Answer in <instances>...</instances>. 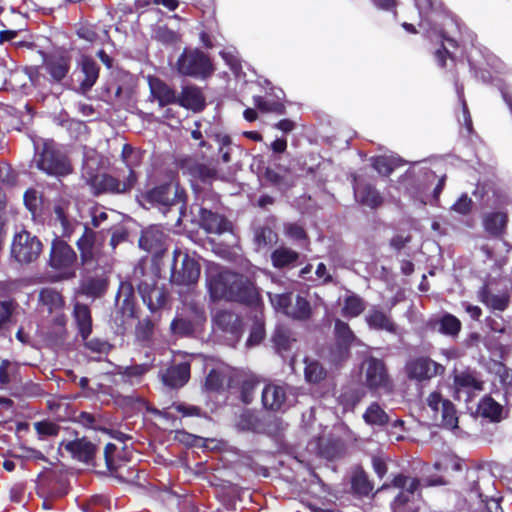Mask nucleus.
I'll return each instance as SVG.
<instances>
[{
  "instance_id": "obj_1",
  "label": "nucleus",
  "mask_w": 512,
  "mask_h": 512,
  "mask_svg": "<svg viewBox=\"0 0 512 512\" xmlns=\"http://www.w3.org/2000/svg\"><path fill=\"white\" fill-rule=\"evenodd\" d=\"M208 288L213 299L226 298L248 304H256L259 300L255 285L246 277L230 271L212 272L208 277Z\"/></svg>"
},
{
  "instance_id": "obj_2",
  "label": "nucleus",
  "mask_w": 512,
  "mask_h": 512,
  "mask_svg": "<svg viewBox=\"0 0 512 512\" xmlns=\"http://www.w3.org/2000/svg\"><path fill=\"white\" fill-rule=\"evenodd\" d=\"M424 411L436 425L450 429L457 427L458 418L454 405L439 392L434 391L428 395Z\"/></svg>"
},
{
  "instance_id": "obj_3",
  "label": "nucleus",
  "mask_w": 512,
  "mask_h": 512,
  "mask_svg": "<svg viewBox=\"0 0 512 512\" xmlns=\"http://www.w3.org/2000/svg\"><path fill=\"white\" fill-rule=\"evenodd\" d=\"M200 276V266L194 257L175 249L173 252V264L171 281L176 285L189 286L195 284Z\"/></svg>"
},
{
  "instance_id": "obj_4",
  "label": "nucleus",
  "mask_w": 512,
  "mask_h": 512,
  "mask_svg": "<svg viewBox=\"0 0 512 512\" xmlns=\"http://www.w3.org/2000/svg\"><path fill=\"white\" fill-rule=\"evenodd\" d=\"M42 251L38 238L26 230L15 234L11 244V256L18 263L28 264L35 261Z\"/></svg>"
},
{
  "instance_id": "obj_5",
  "label": "nucleus",
  "mask_w": 512,
  "mask_h": 512,
  "mask_svg": "<svg viewBox=\"0 0 512 512\" xmlns=\"http://www.w3.org/2000/svg\"><path fill=\"white\" fill-rule=\"evenodd\" d=\"M36 166L49 175L64 176L71 172L66 157L56 151L52 143H44L42 151L34 158Z\"/></svg>"
},
{
  "instance_id": "obj_6",
  "label": "nucleus",
  "mask_w": 512,
  "mask_h": 512,
  "mask_svg": "<svg viewBox=\"0 0 512 512\" xmlns=\"http://www.w3.org/2000/svg\"><path fill=\"white\" fill-rule=\"evenodd\" d=\"M177 67L183 75L203 78L214 70L210 59L199 50H185L178 59Z\"/></svg>"
},
{
  "instance_id": "obj_7",
  "label": "nucleus",
  "mask_w": 512,
  "mask_h": 512,
  "mask_svg": "<svg viewBox=\"0 0 512 512\" xmlns=\"http://www.w3.org/2000/svg\"><path fill=\"white\" fill-rule=\"evenodd\" d=\"M145 199L158 206L170 207L184 202L185 192L180 187L178 181L171 180L148 191Z\"/></svg>"
},
{
  "instance_id": "obj_8",
  "label": "nucleus",
  "mask_w": 512,
  "mask_h": 512,
  "mask_svg": "<svg viewBox=\"0 0 512 512\" xmlns=\"http://www.w3.org/2000/svg\"><path fill=\"white\" fill-rule=\"evenodd\" d=\"M136 183V175L133 170L129 173H117V176L102 174L93 179V185L98 192L108 193H126L130 191Z\"/></svg>"
},
{
  "instance_id": "obj_9",
  "label": "nucleus",
  "mask_w": 512,
  "mask_h": 512,
  "mask_svg": "<svg viewBox=\"0 0 512 512\" xmlns=\"http://www.w3.org/2000/svg\"><path fill=\"white\" fill-rule=\"evenodd\" d=\"M365 384L375 391L390 392L392 382L381 360L369 358L364 362Z\"/></svg>"
},
{
  "instance_id": "obj_10",
  "label": "nucleus",
  "mask_w": 512,
  "mask_h": 512,
  "mask_svg": "<svg viewBox=\"0 0 512 512\" xmlns=\"http://www.w3.org/2000/svg\"><path fill=\"white\" fill-rule=\"evenodd\" d=\"M406 371L409 378L425 381L442 374L445 368L430 358L419 357L407 364Z\"/></svg>"
},
{
  "instance_id": "obj_11",
  "label": "nucleus",
  "mask_w": 512,
  "mask_h": 512,
  "mask_svg": "<svg viewBox=\"0 0 512 512\" xmlns=\"http://www.w3.org/2000/svg\"><path fill=\"white\" fill-rule=\"evenodd\" d=\"M79 86L77 92L85 95L96 83L99 76V67L94 60L82 56L75 71Z\"/></svg>"
},
{
  "instance_id": "obj_12",
  "label": "nucleus",
  "mask_w": 512,
  "mask_h": 512,
  "mask_svg": "<svg viewBox=\"0 0 512 512\" xmlns=\"http://www.w3.org/2000/svg\"><path fill=\"white\" fill-rule=\"evenodd\" d=\"M510 290H495L489 285H484L478 291V299L491 310L504 311L510 303Z\"/></svg>"
},
{
  "instance_id": "obj_13",
  "label": "nucleus",
  "mask_w": 512,
  "mask_h": 512,
  "mask_svg": "<svg viewBox=\"0 0 512 512\" xmlns=\"http://www.w3.org/2000/svg\"><path fill=\"white\" fill-rule=\"evenodd\" d=\"M76 259V253L66 242L59 239L53 241L50 254V264L53 268H71Z\"/></svg>"
},
{
  "instance_id": "obj_14",
  "label": "nucleus",
  "mask_w": 512,
  "mask_h": 512,
  "mask_svg": "<svg viewBox=\"0 0 512 512\" xmlns=\"http://www.w3.org/2000/svg\"><path fill=\"white\" fill-rule=\"evenodd\" d=\"M62 449L70 453L73 458L86 463L90 462L96 453V446L86 439L62 442L60 450Z\"/></svg>"
},
{
  "instance_id": "obj_15",
  "label": "nucleus",
  "mask_w": 512,
  "mask_h": 512,
  "mask_svg": "<svg viewBox=\"0 0 512 512\" xmlns=\"http://www.w3.org/2000/svg\"><path fill=\"white\" fill-rule=\"evenodd\" d=\"M190 378V363L182 362L169 367L162 373V382L171 388H180L184 386Z\"/></svg>"
},
{
  "instance_id": "obj_16",
  "label": "nucleus",
  "mask_w": 512,
  "mask_h": 512,
  "mask_svg": "<svg viewBox=\"0 0 512 512\" xmlns=\"http://www.w3.org/2000/svg\"><path fill=\"white\" fill-rule=\"evenodd\" d=\"M454 386L457 392L472 394L483 390V381L475 371L464 370L455 374Z\"/></svg>"
},
{
  "instance_id": "obj_17",
  "label": "nucleus",
  "mask_w": 512,
  "mask_h": 512,
  "mask_svg": "<svg viewBox=\"0 0 512 512\" xmlns=\"http://www.w3.org/2000/svg\"><path fill=\"white\" fill-rule=\"evenodd\" d=\"M179 105L194 112L201 111L205 107V98L201 90L196 86H185L177 101Z\"/></svg>"
},
{
  "instance_id": "obj_18",
  "label": "nucleus",
  "mask_w": 512,
  "mask_h": 512,
  "mask_svg": "<svg viewBox=\"0 0 512 512\" xmlns=\"http://www.w3.org/2000/svg\"><path fill=\"white\" fill-rule=\"evenodd\" d=\"M72 201L68 196H60L55 200L54 212L62 227V235L69 237L73 232V221L70 219Z\"/></svg>"
},
{
  "instance_id": "obj_19",
  "label": "nucleus",
  "mask_w": 512,
  "mask_h": 512,
  "mask_svg": "<svg viewBox=\"0 0 512 512\" xmlns=\"http://www.w3.org/2000/svg\"><path fill=\"white\" fill-rule=\"evenodd\" d=\"M149 87L151 96L158 101L161 107L176 103V92L162 80L149 77Z\"/></svg>"
},
{
  "instance_id": "obj_20",
  "label": "nucleus",
  "mask_w": 512,
  "mask_h": 512,
  "mask_svg": "<svg viewBox=\"0 0 512 512\" xmlns=\"http://www.w3.org/2000/svg\"><path fill=\"white\" fill-rule=\"evenodd\" d=\"M368 326L374 330L386 331L391 334L397 333V325L389 315L379 309H371L365 316Z\"/></svg>"
},
{
  "instance_id": "obj_21",
  "label": "nucleus",
  "mask_w": 512,
  "mask_h": 512,
  "mask_svg": "<svg viewBox=\"0 0 512 512\" xmlns=\"http://www.w3.org/2000/svg\"><path fill=\"white\" fill-rule=\"evenodd\" d=\"M286 401V389L284 386L270 384L262 392L263 405L270 410H280Z\"/></svg>"
},
{
  "instance_id": "obj_22",
  "label": "nucleus",
  "mask_w": 512,
  "mask_h": 512,
  "mask_svg": "<svg viewBox=\"0 0 512 512\" xmlns=\"http://www.w3.org/2000/svg\"><path fill=\"white\" fill-rule=\"evenodd\" d=\"M199 217L201 226L209 233L220 234L230 229V224L220 215L200 208Z\"/></svg>"
},
{
  "instance_id": "obj_23",
  "label": "nucleus",
  "mask_w": 512,
  "mask_h": 512,
  "mask_svg": "<svg viewBox=\"0 0 512 512\" xmlns=\"http://www.w3.org/2000/svg\"><path fill=\"white\" fill-rule=\"evenodd\" d=\"M478 414L491 422H500L505 418L504 407L496 402L491 396H484L477 407Z\"/></svg>"
},
{
  "instance_id": "obj_24",
  "label": "nucleus",
  "mask_w": 512,
  "mask_h": 512,
  "mask_svg": "<svg viewBox=\"0 0 512 512\" xmlns=\"http://www.w3.org/2000/svg\"><path fill=\"white\" fill-rule=\"evenodd\" d=\"M164 241L165 234L163 231L153 226L143 231L139 239V245L148 252H158L161 250Z\"/></svg>"
},
{
  "instance_id": "obj_25",
  "label": "nucleus",
  "mask_w": 512,
  "mask_h": 512,
  "mask_svg": "<svg viewBox=\"0 0 512 512\" xmlns=\"http://www.w3.org/2000/svg\"><path fill=\"white\" fill-rule=\"evenodd\" d=\"M77 246L83 262L92 260L98 251L96 233L92 229L85 227L83 235L77 241Z\"/></svg>"
},
{
  "instance_id": "obj_26",
  "label": "nucleus",
  "mask_w": 512,
  "mask_h": 512,
  "mask_svg": "<svg viewBox=\"0 0 512 512\" xmlns=\"http://www.w3.org/2000/svg\"><path fill=\"white\" fill-rule=\"evenodd\" d=\"M432 327L441 334L447 336H457L461 330L462 324L460 320L449 313L432 321Z\"/></svg>"
},
{
  "instance_id": "obj_27",
  "label": "nucleus",
  "mask_w": 512,
  "mask_h": 512,
  "mask_svg": "<svg viewBox=\"0 0 512 512\" xmlns=\"http://www.w3.org/2000/svg\"><path fill=\"white\" fill-rule=\"evenodd\" d=\"M354 193L359 203L366 205L370 208H377L383 202V199L379 192L369 185L362 186L359 184H355Z\"/></svg>"
},
{
  "instance_id": "obj_28",
  "label": "nucleus",
  "mask_w": 512,
  "mask_h": 512,
  "mask_svg": "<svg viewBox=\"0 0 512 512\" xmlns=\"http://www.w3.org/2000/svg\"><path fill=\"white\" fill-rule=\"evenodd\" d=\"M74 318L82 339L87 340L92 331V319L89 308L86 305L76 303L74 306Z\"/></svg>"
},
{
  "instance_id": "obj_29",
  "label": "nucleus",
  "mask_w": 512,
  "mask_h": 512,
  "mask_svg": "<svg viewBox=\"0 0 512 512\" xmlns=\"http://www.w3.org/2000/svg\"><path fill=\"white\" fill-rule=\"evenodd\" d=\"M506 223L507 215L503 212L490 213L484 218L485 230L493 236H500L504 232Z\"/></svg>"
},
{
  "instance_id": "obj_30",
  "label": "nucleus",
  "mask_w": 512,
  "mask_h": 512,
  "mask_svg": "<svg viewBox=\"0 0 512 512\" xmlns=\"http://www.w3.org/2000/svg\"><path fill=\"white\" fill-rule=\"evenodd\" d=\"M46 68L54 80L61 81L69 71V59L65 56L52 57L47 61Z\"/></svg>"
},
{
  "instance_id": "obj_31",
  "label": "nucleus",
  "mask_w": 512,
  "mask_h": 512,
  "mask_svg": "<svg viewBox=\"0 0 512 512\" xmlns=\"http://www.w3.org/2000/svg\"><path fill=\"white\" fill-rule=\"evenodd\" d=\"M39 301L49 312L61 310L64 306L63 297L58 291L52 288L42 289L39 294Z\"/></svg>"
},
{
  "instance_id": "obj_32",
  "label": "nucleus",
  "mask_w": 512,
  "mask_h": 512,
  "mask_svg": "<svg viewBox=\"0 0 512 512\" xmlns=\"http://www.w3.org/2000/svg\"><path fill=\"white\" fill-rule=\"evenodd\" d=\"M215 323L224 331L237 334L240 329L239 317L229 311H219L214 317Z\"/></svg>"
},
{
  "instance_id": "obj_33",
  "label": "nucleus",
  "mask_w": 512,
  "mask_h": 512,
  "mask_svg": "<svg viewBox=\"0 0 512 512\" xmlns=\"http://www.w3.org/2000/svg\"><path fill=\"white\" fill-rule=\"evenodd\" d=\"M77 34L80 38L90 43L104 41L108 38V31L105 28L93 24H84L80 26L77 30Z\"/></svg>"
},
{
  "instance_id": "obj_34",
  "label": "nucleus",
  "mask_w": 512,
  "mask_h": 512,
  "mask_svg": "<svg viewBox=\"0 0 512 512\" xmlns=\"http://www.w3.org/2000/svg\"><path fill=\"white\" fill-rule=\"evenodd\" d=\"M298 256V253L292 249L280 247L272 253L271 260L275 267L282 268L296 262Z\"/></svg>"
},
{
  "instance_id": "obj_35",
  "label": "nucleus",
  "mask_w": 512,
  "mask_h": 512,
  "mask_svg": "<svg viewBox=\"0 0 512 512\" xmlns=\"http://www.w3.org/2000/svg\"><path fill=\"white\" fill-rule=\"evenodd\" d=\"M365 422L369 425H385L388 422V415L377 404H371L363 415Z\"/></svg>"
},
{
  "instance_id": "obj_36",
  "label": "nucleus",
  "mask_w": 512,
  "mask_h": 512,
  "mask_svg": "<svg viewBox=\"0 0 512 512\" xmlns=\"http://www.w3.org/2000/svg\"><path fill=\"white\" fill-rule=\"evenodd\" d=\"M310 315L311 307L309 302L300 296L296 298L295 304H291L290 309L287 310V316L294 319L305 320L308 319Z\"/></svg>"
},
{
  "instance_id": "obj_37",
  "label": "nucleus",
  "mask_w": 512,
  "mask_h": 512,
  "mask_svg": "<svg viewBox=\"0 0 512 512\" xmlns=\"http://www.w3.org/2000/svg\"><path fill=\"white\" fill-rule=\"evenodd\" d=\"M139 291L142 294L144 302L147 303L151 310L160 308L165 302V295L158 288H152L149 292H146L145 288L140 285Z\"/></svg>"
},
{
  "instance_id": "obj_38",
  "label": "nucleus",
  "mask_w": 512,
  "mask_h": 512,
  "mask_svg": "<svg viewBox=\"0 0 512 512\" xmlns=\"http://www.w3.org/2000/svg\"><path fill=\"white\" fill-rule=\"evenodd\" d=\"M400 163L396 157L379 156L373 159V167L384 176H388Z\"/></svg>"
},
{
  "instance_id": "obj_39",
  "label": "nucleus",
  "mask_w": 512,
  "mask_h": 512,
  "mask_svg": "<svg viewBox=\"0 0 512 512\" xmlns=\"http://www.w3.org/2000/svg\"><path fill=\"white\" fill-rule=\"evenodd\" d=\"M225 373L222 367L212 369L205 381V388L209 391H218L224 384Z\"/></svg>"
},
{
  "instance_id": "obj_40",
  "label": "nucleus",
  "mask_w": 512,
  "mask_h": 512,
  "mask_svg": "<svg viewBox=\"0 0 512 512\" xmlns=\"http://www.w3.org/2000/svg\"><path fill=\"white\" fill-rule=\"evenodd\" d=\"M268 297L276 310L282 311L287 315V310L291 307V293L268 292Z\"/></svg>"
},
{
  "instance_id": "obj_41",
  "label": "nucleus",
  "mask_w": 512,
  "mask_h": 512,
  "mask_svg": "<svg viewBox=\"0 0 512 512\" xmlns=\"http://www.w3.org/2000/svg\"><path fill=\"white\" fill-rule=\"evenodd\" d=\"M364 309L365 305L361 298L357 296H350L345 300L343 313L345 316L356 317L360 315Z\"/></svg>"
},
{
  "instance_id": "obj_42",
  "label": "nucleus",
  "mask_w": 512,
  "mask_h": 512,
  "mask_svg": "<svg viewBox=\"0 0 512 512\" xmlns=\"http://www.w3.org/2000/svg\"><path fill=\"white\" fill-rule=\"evenodd\" d=\"M255 241L258 249H262L275 243L277 241V235L271 228L264 227L257 230Z\"/></svg>"
},
{
  "instance_id": "obj_43",
  "label": "nucleus",
  "mask_w": 512,
  "mask_h": 512,
  "mask_svg": "<svg viewBox=\"0 0 512 512\" xmlns=\"http://www.w3.org/2000/svg\"><path fill=\"white\" fill-rule=\"evenodd\" d=\"M254 105L262 112H274L278 114L285 113V107L280 102H269L264 100L261 96H255L253 98Z\"/></svg>"
},
{
  "instance_id": "obj_44",
  "label": "nucleus",
  "mask_w": 512,
  "mask_h": 512,
  "mask_svg": "<svg viewBox=\"0 0 512 512\" xmlns=\"http://www.w3.org/2000/svg\"><path fill=\"white\" fill-rule=\"evenodd\" d=\"M352 487L354 491L360 495H368L372 490V486L363 472H357L354 474L352 478Z\"/></svg>"
},
{
  "instance_id": "obj_45",
  "label": "nucleus",
  "mask_w": 512,
  "mask_h": 512,
  "mask_svg": "<svg viewBox=\"0 0 512 512\" xmlns=\"http://www.w3.org/2000/svg\"><path fill=\"white\" fill-rule=\"evenodd\" d=\"M324 375L325 371L318 362H306L305 378L307 381L317 383L324 378Z\"/></svg>"
},
{
  "instance_id": "obj_46",
  "label": "nucleus",
  "mask_w": 512,
  "mask_h": 512,
  "mask_svg": "<svg viewBox=\"0 0 512 512\" xmlns=\"http://www.w3.org/2000/svg\"><path fill=\"white\" fill-rule=\"evenodd\" d=\"M393 485L395 487L405 489L410 494H413L419 487V480L416 478L398 475L394 478Z\"/></svg>"
},
{
  "instance_id": "obj_47",
  "label": "nucleus",
  "mask_w": 512,
  "mask_h": 512,
  "mask_svg": "<svg viewBox=\"0 0 512 512\" xmlns=\"http://www.w3.org/2000/svg\"><path fill=\"white\" fill-rule=\"evenodd\" d=\"M121 156L126 164V172L129 173V169L133 170V167L137 165L139 161L138 152H136L130 145L125 144L122 148Z\"/></svg>"
},
{
  "instance_id": "obj_48",
  "label": "nucleus",
  "mask_w": 512,
  "mask_h": 512,
  "mask_svg": "<svg viewBox=\"0 0 512 512\" xmlns=\"http://www.w3.org/2000/svg\"><path fill=\"white\" fill-rule=\"evenodd\" d=\"M335 332L339 340L345 345L350 344L354 339L353 332L350 330L349 326L340 320H337L335 323Z\"/></svg>"
},
{
  "instance_id": "obj_49",
  "label": "nucleus",
  "mask_w": 512,
  "mask_h": 512,
  "mask_svg": "<svg viewBox=\"0 0 512 512\" xmlns=\"http://www.w3.org/2000/svg\"><path fill=\"white\" fill-rule=\"evenodd\" d=\"M265 336L264 324L261 320H256L253 325L250 336L247 340V345L253 346L259 344Z\"/></svg>"
},
{
  "instance_id": "obj_50",
  "label": "nucleus",
  "mask_w": 512,
  "mask_h": 512,
  "mask_svg": "<svg viewBox=\"0 0 512 512\" xmlns=\"http://www.w3.org/2000/svg\"><path fill=\"white\" fill-rule=\"evenodd\" d=\"M339 403L343 406L344 411H349L354 409V407L358 404L360 401V397L358 394H356L353 391H346L342 393L339 398Z\"/></svg>"
},
{
  "instance_id": "obj_51",
  "label": "nucleus",
  "mask_w": 512,
  "mask_h": 512,
  "mask_svg": "<svg viewBox=\"0 0 512 512\" xmlns=\"http://www.w3.org/2000/svg\"><path fill=\"white\" fill-rule=\"evenodd\" d=\"M90 216L92 219L93 227L98 228L101 226L102 223L108 220L109 215L104 207H101L99 205H93L90 208Z\"/></svg>"
},
{
  "instance_id": "obj_52",
  "label": "nucleus",
  "mask_w": 512,
  "mask_h": 512,
  "mask_svg": "<svg viewBox=\"0 0 512 512\" xmlns=\"http://www.w3.org/2000/svg\"><path fill=\"white\" fill-rule=\"evenodd\" d=\"M171 330L174 334L188 335L193 332V324L191 321L186 319H175L171 323Z\"/></svg>"
},
{
  "instance_id": "obj_53",
  "label": "nucleus",
  "mask_w": 512,
  "mask_h": 512,
  "mask_svg": "<svg viewBox=\"0 0 512 512\" xmlns=\"http://www.w3.org/2000/svg\"><path fill=\"white\" fill-rule=\"evenodd\" d=\"M256 426H257V419L250 412L243 413L237 422V427L242 431L254 430L256 428Z\"/></svg>"
},
{
  "instance_id": "obj_54",
  "label": "nucleus",
  "mask_w": 512,
  "mask_h": 512,
  "mask_svg": "<svg viewBox=\"0 0 512 512\" xmlns=\"http://www.w3.org/2000/svg\"><path fill=\"white\" fill-rule=\"evenodd\" d=\"M434 467L436 470L444 472L449 471L450 469L456 471L460 469V464L454 457L445 456L441 460L435 462Z\"/></svg>"
},
{
  "instance_id": "obj_55",
  "label": "nucleus",
  "mask_w": 512,
  "mask_h": 512,
  "mask_svg": "<svg viewBox=\"0 0 512 512\" xmlns=\"http://www.w3.org/2000/svg\"><path fill=\"white\" fill-rule=\"evenodd\" d=\"M220 55L233 71L237 72L241 68L240 61L235 50L221 51Z\"/></svg>"
},
{
  "instance_id": "obj_56",
  "label": "nucleus",
  "mask_w": 512,
  "mask_h": 512,
  "mask_svg": "<svg viewBox=\"0 0 512 512\" xmlns=\"http://www.w3.org/2000/svg\"><path fill=\"white\" fill-rule=\"evenodd\" d=\"M472 200L467 195H462L452 206V209L462 215L468 214L472 208Z\"/></svg>"
},
{
  "instance_id": "obj_57",
  "label": "nucleus",
  "mask_w": 512,
  "mask_h": 512,
  "mask_svg": "<svg viewBox=\"0 0 512 512\" xmlns=\"http://www.w3.org/2000/svg\"><path fill=\"white\" fill-rule=\"evenodd\" d=\"M24 203L32 213H35L40 204V197L37 191L28 190L24 195Z\"/></svg>"
},
{
  "instance_id": "obj_58",
  "label": "nucleus",
  "mask_w": 512,
  "mask_h": 512,
  "mask_svg": "<svg viewBox=\"0 0 512 512\" xmlns=\"http://www.w3.org/2000/svg\"><path fill=\"white\" fill-rule=\"evenodd\" d=\"M35 429L39 435L50 436L57 435L58 433V427L55 424L46 421L35 423Z\"/></svg>"
},
{
  "instance_id": "obj_59",
  "label": "nucleus",
  "mask_w": 512,
  "mask_h": 512,
  "mask_svg": "<svg viewBox=\"0 0 512 512\" xmlns=\"http://www.w3.org/2000/svg\"><path fill=\"white\" fill-rule=\"evenodd\" d=\"M286 234L295 240H301L306 237L303 228L296 224H288L285 228Z\"/></svg>"
},
{
  "instance_id": "obj_60",
  "label": "nucleus",
  "mask_w": 512,
  "mask_h": 512,
  "mask_svg": "<svg viewBox=\"0 0 512 512\" xmlns=\"http://www.w3.org/2000/svg\"><path fill=\"white\" fill-rule=\"evenodd\" d=\"M115 450H116V446L113 443H108L105 446L104 456H105L107 468L109 470L116 469V466L114 464V459H113V454H114Z\"/></svg>"
},
{
  "instance_id": "obj_61",
  "label": "nucleus",
  "mask_w": 512,
  "mask_h": 512,
  "mask_svg": "<svg viewBox=\"0 0 512 512\" xmlns=\"http://www.w3.org/2000/svg\"><path fill=\"white\" fill-rule=\"evenodd\" d=\"M264 178L269 181L271 184L282 186L284 179L283 177L271 168H267L264 173Z\"/></svg>"
},
{
  "instance_id": "obj_62",
  "label": "nucleus",
  "mask_w": 512,
  "mask_h": 512,
  "mask_svg": "<svg viewBox=\"0 0 512 512\" xmlns=\"http://www.w3.org/2000/svg\"><path fill=\"white\" fill-rule=\"evenodd\" d=\"M487 325L491 329V331L495 333L503 334L506 331V327L504 324V321L502 318L500 320L494 319V318H488L487 319Z\"/></svg>"
},
{
  "instance_id": "obj_63",
  "label": "nucleus",
  "mask_w": 512,
  "mask_h": 512,
  "mask_svg": "<svg viewBox=\"0 0 512 512\" xmlns=\"http://www.w3.org/2000/svg\"><path fill=\"white\" fill-rule=\"evenodd\" d=\"M10 363L6 360L0 364V383L7 384L10 381L8 368Z\"/></svg>"
},
{
  "instance_id": "obj_64",
  "label": "nucleus",
  "mask_w": 512,
  "mask_h": 512,
  "mask_svg": "<svg viewBox=\"0 0 512 512\" xmlns=\"http://www.w3.org/2000/svg\"><path fill=\"white\" fill-rule=\"evenodd\" d=\"M465 310L470 315V317L474 320H478L482 315V310L479 306L471 305L466 303Z\"/></svg>"
}]
</instances>
